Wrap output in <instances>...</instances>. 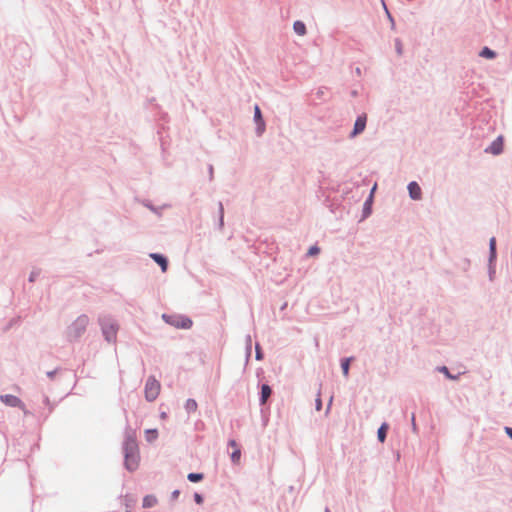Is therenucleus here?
I'll return each mask as SVG.
<instances>
[{
  "label": "nucleus",
  "instance_id": "obj_1",
  "mask_svg": "<svg viewBox=\"0 0 512 512\" xmlns=\"http://www.w3.org/2000/svg\"><path fill=\"white\" fill-rule=\"evenodd\" d=\"M126 426L124 429V439L122 442V453L124 456V468L128 472H135L140 465V450L137 441L136 430L129 425L127 411L124 410Z\"/></svg>",
  "mask_w": 512,
  "mask_h": 512
},
{
  "label": "nucleus",
  "instance_id": "obj_2",
  "mask_svg": "<svg viewBox=\"0 0 512 512\" xmlns=\"http://www.w3.org/2000/svg\"><path fill=\"white\" fill-rule=\"evenodd\" d=\"M89 324V317L86 314H81L77 317L75 321L72 322L71 325L67 327L66 330V339L69 342H76L80 339V337L86 331V328Z\"/></svg>",
  "mask_w": 512,
  "mask_h": 512
},
{
  "label": "nucleus",
  "instance_id": "obj_3",
  "mask_svg": "<svg viewBox=\"0 0 512 512\" xmlns=\"http://www.w3.org/2000/svg\"><path fill=\"white\" fill-rule=\"evenodd\" d=\"M98 322L104 339L108 343H115L117 339V332L119 330V325L116 320L110 316H101L99 317Z\"/></svg>",
  "mask_w": 512,
  "mask_h": 512
},
{
  "label": "nucleus",
  "instance_id": "obj_4",
  "mask_svg": "<svg viewBox=\"0 0 512 512\" xmlns=\"http://www.w3.org/2000/svg\"><path fill=\"white\" fill-rule=\"evenodd\" d=\"M162 319L166 324L173 326L177 329H190L193 326V321L190 317L182 314H162Z\"/></svg>",
  "mask_w": 512,
  "mask_h": 512
},
{
  "label": "nucleus",
  "instance_id": "obj_5",
  "mask_svg": "<svg viewBox=\"0 0 512 512\" xmlns=\"http://www.w3.org/2000/svg\"><path fill=\"white\" fill-rule=\"evenodd\" d=\"M160 392V383L153 376L147 378L144 388L145 399L148 402L156 400Z\"/></svg>",
  "mask_w": 512,
  "mask_h": 512
},
{
  "label": "nucleus",
  "instance_id": "obj_6",
  "mask_svg": "<svg viewBox=\"0 0 512 512\" xmlns=\"http://www.w3.org/2000/svg\"><path fill=\"white\" fill-rule=\"evenodd\" d=\"M253 121L255 123V134L257 137H261L266 131V122L263 117L261 108L258 104L254 105Z\"/></svg>",
  "mask_w": 512,
  "mask_h": 512
},
{
  "label": "nucleus",
  "instance_id": "obj_7",
  "mask_svg": "<svg viewBox=\"0 0 512 512\" xmlns=\"http://www.w3.org/2000/svg\"><path fill=\"white\" fill-rule=\"evenodd\" d=\"M367 125V114L362 113L357 116L352 131L349 134V138L353 139L364 132Z\"/></svg>",
  "mask_w": 512,
  "mask_h": 512
},
{
  "label": "nucleus",
  "instance_id": "obj_8",
  "mask_svg": "<svg viewBox=\"0 0 512 512\" xmlns=\"http://www.w3.org/2000/svg\"><path fill=\"white\" fill-rule=\"evenodd\" d=\"M504 150V137L503 135H499L495 140L491 142L489 146L484 149V152L487 154H492L494 156L500 155Z\"/></svg>",
  "mask_w": 512,
  "mask_h": 512
},
{
  "label": "nucleus",
  "instance_id": "obj_9",
  "mask_svg": "<svg viewBox=\"0 0 512 512\" xmlns=\"http://www.w3.org/2000/svg\"><path fill=\"white\" fill-rule=\"evenodd\" d=\"M0 400L6 406L13 407V408H20V409H22L24 411L25 414L27 413L24 410L25 404L23 403V401L19 397L15 396V395L4 394V395L0 396Z\"/></svg>",
  "mask_w": 512,
  "mask_h": 512
},
{
  "label": "nucleus",
  "instance_id": "obj_10",
  "mask_svg": "<svg viewBox=\"0 0 512 512\" xmlns=\"http://www.w3.org/2000/svg\"><path fill=\"white\" fill-rule=\"evenodd\" d=\"M273 394V389L268 383H262L260 385L259 392V404L261 406L266 405L269 397Z\"/></svg>",
  "mask_w": 512,
  "mask_h": 512
},
{
  "label": "nucleus",
  "instance_id": "obj_11",
  "mask_svg": "<svg viewBox=\"0 0 512 512\" xmlns=\"http://www.w3.org/2000/svg\"><path fill=\"white\" fill-rule=\"evenodd\" d=\"M409 197L412 200H420L422 198V190L419 184L416 181H411L407 185Z\"/></svg>",
  "mask_w": 512,
  "mask_h": 512
},
{
  "label": "nucleus",
  "instance_id": "obj_12",
  "mask_svg": "<svg viewBox=\"0 0 512 512\" xmlns=\"http://www.w3.org/2000/svg\"><path fill=\"white\" fill-rule=\"evenodd\" d=\"M140 203H141L144 207L148 208V209H149L151 212H153L155 215H157L159 218L162 216V210H163V209H165V208H169V207H170V205H168V204H164V205H163V206H161V207H156V206H154V205H153V203H152L150 200H148V199H142V200H140Z\"/></svg>",
  "mask_w": 512,
  "mask_h": 512
},
{
  "label": "nucleus",
  "instance_id": "obj_13",
  "mask_svg": "<svg viewBox=\"0 0 512 512\" xmlns=\"http://www.w3.org/2000/svg\"><path fill=\"white\" fill-rule=\"evenodd\" d=\"M150 257L153 259V261L158 264L163 272H165L168 268L169 261L168 258L161 253H151Z\"/></svg>",
  "mask_w": 512,
  "mask_h": 512
},
{
  "label": "nucleus",
  "instance_id": "obj_14",
  "mask_svg": "<svg viewBox=\"0 0 512 512\" xmlns=\"http://www.w3.org/2000/svg\"><path fill=\"white\" fill-rule=\"evenodd\" d=\"M374 202V196L369 194L363 204L361 220H365L372 214V206Z\"/></svg>",
  "mask_w": 512,
  "mask_h": 512
},
{
  "label": "nucleus",
  "instance_id": "obj_15",
  "mask_svg": "<svg viewBox=\"0 0 512 512\" xmlns=\"http://www.w3.org/2000/svg\"><path fill=\"white\" fill-rule=\"evenodd\" d=\"M355 360L354 356L344 357L340 360V367L345 378L349 377L350 365Z\"/></svg>",
  "mask_w": 512,
  "mask_h": 512
},
{
  "label": "nucleus",
  "instance_id": "obj_16",
  "mask_svg": "<svg viewBox=\"0 0 512 512\" xmlns=\"http://www.w3.org/2000/svg\"><path fill=\"white\" fill-rule=\"evenodd\" d=\"M497 259V246H496V238L491 237L489 240V262H496Z\"/></svg>",
  "mask_w": 512,
  "mask_h": 512
},
{
  "label": "nucleus",
  "instance_id": "obj_17",
  "mask_svg": "<svg viewBox=\"0 0 512 512\" xmlns=\"http://www.w3.org/2000/svg\"><path fill=\"white\" fill-rule=\"evenodd\" d=\"M389 430V424L387 422H383L377 430V440L380 443H384L387 438V433Z\"/></svg>",
  "mask_w": 512,
  "mask_h": 512
},
{
  "label": "nucleus",
  "instance_id": "obj_18",
  "mask_svg": "<svg viewBox=\"0 0 512 512\" xmlns=\"http://www.w3.org/2000/svg\"><path fill=\"white\" fill-rule=\"evenodd\" d=\"M436 370H437L438 372L442 373V374H443L447 379H449V380H454V381H455V380H458V379L460 378V375H461L460 373H458V374H452V373L450 372L449 368H448L447 366H445V365H443V366H438V367L436 368Z\"/></svg>",
  "mask_w": 512,
  "mask_h": 512
},
{
  "label": "nucleus",
  "instance_id": "obj_19",
  "mask_svg": "<svg viewBox=\"0 0 512 512\" xmlns=\"http://www.w3.org/2000/svg\"><path fill=\"white\" fill-rule=\"evenodd\" d=\"M293 30L299 36H304L307 33L306 24L301 20H296L293 23Z\"/></svg>",
  "mask_w": 512,
  "mask_h": 512
},
{
  "label": "nucleus",
  "instance_id": "obj_20",
  "mask_svg": "<svg viewBox=\"0 0 512 512\" xmlns=\"http://www.w3.org/2000/svg\"><path fill=\"white\" fill-rule=\"evenodd\" d=\"M479 56L482 57V58H485V59L493 60V59H495L497 57V53H496V51H494L493 49L489 48L488 46H484L480 50Z\"/></svg>",
  "mask_w": 512,
  "mask_h": 512
},
{
  "label": "nucleus",
  "instance_id": "obj_21",
  "mask_svg": "<svg viewBox=\"0 0 512 512\" xmlns=\"http://www.w3.org/2000/svg\"><path fill=\"white\" fill-rule=\"evenodd\" d=\"M157 503H158V500H157L156 496L153 494H148V495L144 496V498H143L142 507L143 508H152Z\"/></svg>",
  "mask_w": 512,
  "mask_h": 512
},
{
  "label": "nucleus",
  "instance_id": "obj_22",
  "mask_svg": "<svg viewBox=\"0 0 512 512\" xmlns=\"http://www.w3.org/2000/svg\"><path fill=\"white\" fill-rule=\"evenodd\" d=\"M158 436H159V433L156 428L145 430V439L148 443L154 442L158 438Z\"/></svg>",
  "mask_w": 512,
  "mask_h": 512
},
{
  "label": "nucleus",
  "instance_id": "obj_23",
  "mask_svg": "<svg viewBox=\"0 0 512 512\" xmlns=\"http://www.w3.org/2000/svg\"><path fill=\"white\" fill-rule=\"evenodd\" d=\"M224 227V206L221 201L218 202V228L222 230Z\"/></svg>",
  "mask_w": 512,
  "mask_h": 512
},
{
  "label": "nucleus",
  "instance_id": "obj_24",
  "mask_svg": "<svg viewBox=\"0 0 512 512\" xmlns=\"http://www.w3.org/2000/svg\"><path fill=\"white\" fill-rule=\"evenodd\" d=\"M184 408H185L186 412L188 414H190L197 410L198 404L195 399L189 398L186 400Z\"/></svg>",
  "mask_w": 512,
  "mask_h": 512
},
{
  "label": "nucleus",
  "instance_id": "obj_25",
  "mask_svg": "<svg viewBox=\"0 0 512 512\" xmlns=\"http://www.w3.org/2000/svg\"><path fill=\"white\" fill-rule=\"evenodd\" d=\"M187 479L192 483H198L204 479V474L201 472H190L187 475Z\"/></svg>",
  "mask_w": 512,
  "mask_h": 512
},
{
  "label": "nucleus",
  "instance_id": "obj_26",
  "mask_svg": "<svg viewBox=\"0 0 512 512\" xmlns=\"http://www.w3.org/2000/svg\"><path fill=\"white\" fill-rule=\"evenodd\" d=\"M471 261L469 258H462L458 263L457 267L464 272H467L470 269Z\"/></svg>",
  "mask_w": 512,
  "mask_h": 512
},
{
  "label": "nucleus",
  "instance_id": "obj_27",
  "mask_svg": "<svg viewBox=\"0 0 512 512\" xmlns=\"http://www.w3.org/2000/svg\"><path fill=\"white\" fill-rule=\"evenodd\" d=\"M255 359L257 361L264 359V352L259 342L255 343Z\"/></svg>",
  "mask_w": 512,
  "mask_h": 512
},
{
  "label": "nucleus",
  "instance_id": "obj_28",
  "mask_svg": "<svg viewBox=\"0 0 512 512\" xmlns=\"http://www.w3.org/2000/svg\"><path fill=\"white\" fill-rule=\"evenodd\" d=\"M41 273V269L40 268H34L31 272H30V275L28 277V281L30 283H34L37 279V277L40 275Z\"/></svg>",
  "mask_w": 512,
  "mask_h": 512
},
{
  "label": "nucleus",
  "instance_id": "obj_29",
  "mask_svg": "<svg viewBox=\"0 0 512 512\" xmlns=\"http://www.w3.org/2000/svg\"><path fill=\"white\" fill-rule=\"evenodd\" d=\"M230 458H231V461L233 463H238L240 461V458H241V450H240V448L234 449L233 452L230 455Z\"/></svg>",
  "mask_w": 512,
  "mask_h": 512
},
{
  "label": "nucleus",
  "instance_id": "obj_30",
  "mask_svg": "<svg viewBox=\"0 0 512 512\" xmlns=\"http://www.w3.org/2000/svg\"><path fill=\"white\" fill-rule=\"evenodd\" d=\"M382 4H383V7H384V10H385V13H386V16L389 20V22L391 23V29H394L395 28V20H394V17L392 16V14L390 13V11L388 10L386 4L384 1H382Z\"/></svg>",
  "mask_w": 512,
  "mask_h": 512
},
{
  "label": "nucleus",
  "instance_id": "obj_31",
  "mask_svg": "<svg viewBox=\"0 0 512 512\" xmlns=\"http://www.w3.org/2000/svg\"><path fill=\"white\" fill-rule=\"evenodd\" d=\"M495 273H496L495 262L488 261V275H489L490 281H493Z\"/></svg>",
  "mask_w": 512,
  "mask_h": 512
},
{
  "label": "nucleus",
  "instance_id": "obj_32",
  "mask_svg": "<svg viewBox=\"0 0 512 512\" xmlns=\"http://www.w3.org/2000/svg\"><path fill=\"white\" fill-rule=\"evenodd\" d=\"M43 402H44V404L48 407V413H47V415H46V417H47L48 415H50V414L53 412V410H54V404H52V403L50 402L49 397H48V396H46V395L44 396V400H43Z\"/></svg>",
  "mask_w": 512,
  "mask_h": 512
},
{
  "label": "nucleus",
  "instance_id": "obj_33",
  "mask_svg": "<svg viewBox=\"0 0 512 512\" xmlns=\"http://www.w3.org/2000/svg\"><path fill=\"white\" fill-rule=\"evenodd\" d=\"M320 253V248L317 245H313L308 249L307 255L308 256H315Z\"/></svg>",
  "mask_w": 512,
  "mask_h": 512
},
{
  "label": "nucleus",
  "instance_id": "obj_34",
  "mask_svg": "<svg viewBox=\"0 0 512 512\" xmlns=\"http://www.w3.org/2000/svg\"><path fill=\"white\" fill-rule=\"evenodd\" d=\"M193 499L196 504L201 505L204 503V496L201 493L195 492L193 495Z\"/></svg>",
  "mask_w": 512,
  "mask_h": 512
},
{
  "label": "nucleus",
  "instance_id": "obj_35",
  "mask_svg": "<svg viewBox=\"0 0 512 512\" xmlns=\"http://www.w3.org/2000/svg\"><path fill=\"white\" fill-rule=\"evenodd\" d=\"M323 403L322 399L320 398V392L318 393L317 398L315 399V409L317 411H320L322 409Z\"/></svg>",
  "mask_w": 512,
  "mask_h": 512
},
{
  "label": "nucleus",
  "instance_id": "obj_36",
  "mask_svg": "<svg viewBox=\"0 0 512 512\" xmlns=\"http://www.w3.org/2000/svg\"><path fill=\"white\" fill-rule=\"evenodd\" d=\"M411 426H412V431L415 434H417L418 433V427H417L416 420H415V413H412V415H411Z\"/></svg>",
  "mask_w": 512,
  "mask_h": 512
},
{
  "label": "nucleus",
  "instance_id": "obj_37",
  "mask_svg": "<svg viewBox=\"0 0 512 512\" xmlns=\"http://www.w3.org/2000/svg\"><path fill=\"white\" fill-rule=\"evenodd\" d=\"M395 48H396V52L398 55H402V43L400 41V39H396L395 40Z\"/></svg>",
  "mask_w": 512,
  "mask_h": 512
},
{
  "label": "nucleus",
  "instance_id": "obj_38",
  "mask_svg": "<svg viewBox=\"0 0 512 512\" xmlns=\"http://www.w3.org/2000/svg\"><path fill=\"white\" fill-rule=\"evenodd\" d=\"M179 495H180V490L175 489L174 491H172V493L170 495V501L171 502L176 501L178 499Z\"/></svg>",
  "mask_w": 512,
  "mask_h": 512
},
{
  "label": "nucleus",
  "instance_id": "obj_39",
  "mask_svg": "<svg viewBox=\"0 0 512 512\" xmlns=\"http://www.w3.org/2000/svg\"><path fill=\"white\" fill-rule=\"evenodd\" d=\"M325 90H326L325 87H321V88H319L317 90L316 96H317L318 99H323L324 100Z\"/></svg>",
  "mask_w": 512,
  "mask_h": 512
},
{
  "label": "nucleus",
  "instance_id": "obj_40",
  "mask_svg": "<svg viewBox=\"0 0 512 512\" xmlns=\"http://www.w3.org/2000/svg\"><path fill=\"white\" fill-rule=\"evenodd\" d=\"M245 348L252 349V338L249 334L245 337Z\"/></svg>",
  "mask_w": 512,
  "mask_h": 512
},
{
  "label": "nucleus",
  "instance_id": "obj_41",
  "mask_svg": "<svg viewBox=\"0 0 512 512\" xmlns=\"http://www.w3.org/2000/svg\"><path fill=\"white\" fill-rule=\"evenodd\" d=\"M58 370H59V369H58V368H56V369H54V370H52V371H48V372L46 373L47 377H48L49 379L53 380V379L55 378V376H56V374H57Z\"/></svg>",
  "mask_w": 512,
  "mask_h": 512
},
{
  "label": "nucleus",
  "instance_id": "obj_42",
  "mask_svg": "<svg viewBox=\"0 0 512 512\" xmlns=\"http://www.w3.org/2000/svg\"><path fill=\"white\" fill-rule=\"evenodd\" d=\"M252 354V349L245 348V361L248 363Z\"/></svg>",
  "mask_w": 512,
  "mask_h": 512
},
{
  "label": "nucleus",
  "instance_id": "obj_43",
  "mask_svg": "<svg viewBox=\"0 0 512 512\" xmlns=\"http://www.w3.org/2000/svg\"><path fill=\"white\" fill-rule=\"evenodd\" d=\"M208 172H209V180L212 181L213 180V176H214V168H213V165H209L208 166Z\"/></svg>",
  "mask_w": 512,
  "mask_h": 512
},
{
  "label": "nucleus",
  "instance_id": "obj_44",
  "mask_svg": "<svg viewBox=\"0 0 512 512\" xmlns=\"http://www.w3.org/2000/svg\"><path fill=\"white\" fill-rule=\"evenodd\" d=\"M228 446L234 447V449L239 448V446H238V444H237L236 440H234V439H230V440L228 441Z\"/></svg>",
  "mask_w": 512,
  "mask_h": 512
},
{
  "label": "nucleus",
  "instance_id": "obj_45",
  "mask_svg": "<svg viewBox=\"0 0 512 512\" xmlns=\"http://www.w3.org/2000/svg\"><path fill=\"white\" fill-rule=\"evenodd\" d=\"M332 401H333V397L331 396L330 399H329V402H328V405H327V408H326V411H325V414L327 415L331 409V405H332Z\"/></svg>",
  "mask_w": 512,
  "mask_h": 512
},
{
  "label": "nucleus",
  "instance_id": "obj_46",
  "mask_svg": "<svg viewBox=\"0 0 512 512\" xmlns=\"http://www.w3.org/2000/svg\"><path fill=\"white\" fill-rule=\"evenodd\" d=\"M505 432L510 439H512V427H505Z\"/></svg>",
  "mask_w": 512,
  "mask_h": 512
},
{
  "label": "nucleus",
  "instance_id": "obj_47",
  "mask_svg": "<svg viewBox=\"0 0 512 512\" xmlns=\"http://www.w3.org/2000/svg\"><path fill=\"white\" fill-rule=\"evenodd\" d=\"M376 188H377V185L375 184V185L372 187L371 191H370V194H372L373 196H374V191L376 190Z\"/></svg>",
  "mask_w": 512,
  "mask_h": 512
},
{
  "label": "nucleus",
  "instance_id": "obj_48",
  "mask_svg": "<svg viewBox=\"0 0 512 512\" xmlns=\"http://www.w3.org/2000/svg\"><path fill=\"white\" fill-rule=\"evenodd\" d=\"M160 417H161L162 419H165V418L167 417L166 412H162V413L160 414Z\"/></svg>",
  "mask_w": 512,
  "mask_h": 512
},
{
  "label": "nucleus",
  "instance_id": "obj_49",
  "mask_svg": "<svg viewBox=\"0 0 512 512\" xmlns=\"http://www.w3.org/2000/svg\"><path fill=\"white\" fill-rule=\"evenodd\" d=\"M286 307H287V303L285 302V303L281 306V308H280V309H281V310H285V309H286Z\"/></svg>",
  "mask_w": 512,
  "mask_h": 512
},
{
  "label": "nucleus",
  "instance_id": "obj_50",
  "mask_svg": "<svg viewBox=\"0 0 512 512\" xmlns=\"http://www.w3.org/2000/svg\"><path fill=\"white\" fill-rule=\"evenodd\" d=\"M324 512H331V511H330V509H329L328 507H326V508L324 509Z\"/></svg>",
  "mask_w": 512,
  "mask_h": 512
},
{
  "label": "nucleus",
  "instance_id": "obj_51",
  "mask_svg": "<svg viewBox=\"0 0 512 512\" xmlns=\"http://www.w3.org/2000/svg\"><path fill=\"white\" fill-rule=\"evenodd\" d=\"M131 506V503L126 502V507L129 508Z\"/></svg>",
  "mask_w": 512,
  "mask_h": 512
},
{
  "label": "nucleus",
  "instance_id": "obj_52",
  "mask_svg": "<svg viewBox=\"0 0 512 512\" xmlns=\"http://www.w3.org/2000/svg\"><path fill=\"white\" fill-rule=\"evenodd\" d=\"M357 94L356 91H352V95L355 96Z\"/></svg>",
  "mask_w": 512,
  "mask_h": 512
}]
</instances>
